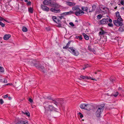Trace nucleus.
<instances>
[{"label": "nucleus", "instance_id": "20", "mask_svg": "<svg viewBox=\"0 0 124 124\" xmlns=\"http://www.w3.org/2000/svg\"><path fill=\"white\" fill-rule=\"evenodd\" d=\"M90 105L89 104H85L84 109L87 110H89L90 109Z\"/></svg>", "mask_w": 124, "mask_h": 124}, {"label": "nucleus", "instance_id": "19", "mask_svg": "<svg viewBox=\"0 0 124 124\" xmlns=\"http://www.w3.org/2000/svg\"><path fill=\"white\" fill-rule=\"evenodd\" d=\"M80 77L84 79H91V77L84 76L82 75L80 76Z\"/></svg>", "mask_w": 124, "mask_h": 124}, {"label": "nucleus", "instance_id": "53", "mask_svg": "<svg viewBox=\"0 0 124 124\" xmlns=\"http://www.w3.org/2000/svg\"><path fill=\"white\" fill-rule=\"evenodd\" d=\"M109 21L110 23H111L112 21V20L110 19L109 20Z\"/></svg>", "mask_w": 124, "mask_h": 124}, {"label": "nucleus", "instance_id": "33", "mask_svg": "<svg viewBox=\"0 0 124 124\" xmlns=\"http://www.w3.org/2000/svg\"><path fill=\"white\" fill-rule=\"evenodd\" d=\"M28 11L29 12L32 13L33 12L32 8L31 7H30L28 9Z\"/></svg>", "mask_w": 124, "mask_h": 124}, {"label": "nucleus", "instance_id": "16", "mask_svg": "<svg viewBox=\"0 0 124 124\" xmlns=\"http://www.w3.org/2000/svg\"><path fill=\"white\" fill-rule=\"evenodd\" d=\"M50 102L53 103L57 106L58 105V101L57 99L52 100V101H50Z\"/></svg>", "mask_w": 124, "mask_h": 124}, {"label": "nucleus", "instance_id": "26", "mask_svg": "<svg viewBox=\"0 0 124 124\" xmlns=\"http://www.w3.org/2000/svg\"><path fill=\"white\" fill-rule=\"evenodd\" d=\"M82 9L84 11H85L87 12H89V9H88V8L87 7H82Z\"/></svg>", "mask_w": 124, "mask_h": 124}, {"label": "nucleus", "instance_id": "45", "mask_svg": "<svg viewBox=\"0 0 124 124\" xmlns=\"http://www.w3.org/2000/svg\"><path fill=\"white\" fill-rule=\"evenodd\" d=\"M46 98L49 99V100H52V99L51 97L50 96H48Z\"/></svg>", "mask_w": 124, "mask_h": 124}, {"label": "nucleus", "instance_id": "60", "mask_svg": "<svg viewBox=\"0 0 124 124\" xmlns=\"http://www.w3.org/2000/svg\"><path fill=\"white\" fill-rule=\"evenodd\" d=\"M121 3L122 5H123V1H121Z\"/></svg>", "mask_w": 124, "mask_h": 124}, {"label": "nucleus", "instance_id": "27", "mask_svg": "<svg viewBox=\"0 0 124 124\" xmlns=\"http://www.w3.org/2000/svg\"><path fill=\"white\" fill-rule=\"evenodd\" d=\"M22 112L23 114H25L28 117L30 116V114L28 111L26 110L25 111V112H24L23 111Z\"/></svg>", "mask_w": 124, "mask_h": 124}, {"label": "nucleus", "instance_id": "49", "mask_svg": "<svg viewBox=\"0 0 124 124\" xmlns=\"http://www.w3.org/2000/svg\"><path fill=\"white\" fill-rule=\"evenodd\" d=\"M58 17L59 18L60 20H61L62 19V18L63 17V16H58Z\"/></svg>", "mask_w": 124, "mask_h": 124}, {"label": "nucleus", "instance_id": "36", "mask_svg": "<svg viewBox=\"0 0 124 124\" xmlns=\"http://www.w3.org/2000/svg\"><path fill=\"white\" fill-rule=\"evenodd\" d=\"M0 25H1L2 27H4L5 25V24L1 22H0Z\"/></svg>", "mask_w": 124, "mask_h": 124}, {"label": "nucleus", "instance_id": "28", "mask_svg": "<svg viewBox=\"0 0 124 124\" xmlns=\"http://www.w3.org/2000/svg\"><path fill=\"white\" fill-rule=\"evenodd\" d=\"M83 35L84 36V38L86 40H88L89 39V37L85 33H83Z\"/></svg>", "mask_w": 124, "mask_h": 124}, {"label": "nucleus", "instance_id": "17", "mask_svg": "<svg viewBox=\"0 0 124 124\" xmlns=\"http://www.w3.org/2000/svg\"><path fill=\"white\" fill-rule=\"evenodd\" d=\"M66 4L69 6H73L75 5L76 4L75 3L66 1Z\"/></svg>", "mask_w": 124, "mask_h": 124}, {"label": "nucleus", "instance_id": "59", "mask_svg": "<svg viewBox=\"0 0 124 124\" xmlns=\"http://www.w3.org/2000/svg\"><path fill=\"white\" fill-rule=\"evenodd\" d=\"M79 36H76V38L77 39H78V38H79Z\"/></svg>", "mask_w": 124, "mask_h": 124}, {"label": "nucleus", "instance_id": "7", "mask_svg": "<svg viewBox=\"0 0 124 124\" xmlns=\"http://www.w3.org/2000/svg\"><path fill=\"white\" fill-rule=\"evenodd\" d=\"M84 13V12L81 10L79 8L75 13V15L77 16H81Z\"/></svg>", "mask_w": 124, "mask_h": 124}, {"label": "nucleus", "instance_id": "23", "mask_svg": "<svg viewBox=\"0 0 124 124\" xmlns=\"http://www.w3.org/2000/svg\"><path fill=\"white\" fill-rule=\"evenodd\" d=\"M116 14L117 19L119 18L120 19L122 20V19L121 18V16H120L119 13L118 12H116Z\"/></svg>", "mask_w": 124, "mask_h": 124}, {"label": "nucleus", "instance_id": "47", "mask_svg": "<svg viewBox=\"0 0 124 124\" xmlns=\"http://www.w3.org/2000/svg\"><path fill=\"white\" fill-rule=\"evenodd\" d=\"M29 101L31 103L33 101L30 98L29 99Z\"/></svg>", "mask_w": 124, "mask_h": 124}, {"label": "nucleus", "instance_id": "2", "mask_svg": "<svg viewBox=\"0 0 124 124\" xmlns=\"http://www.w3.org/2000/svg\"><path fill=\"white\" fill-rule=\"evenodd\" d=\"M40 63V62H39L36 60L34 66H35L37 69L44 72L45 70V68L43 66L41 65Z\"/></svg>", "mask_w": 124, "mask_h": 124}, {"label": "nucleus", "instance_id": "21", "mask_svg": "<svg viewBox=\"0 0 124 124\" xmlns=\"http://www.w3.org/2000/svg\"><path fill=\"white\" fill-rule=\"evenodd\" d=\"M74 13V12L72 11H70L67 12H66L65 13H63L62 14H64L65 15H69L72 14H73Z\"/></svg>", "mask_w": 124, "mask_h": 124}, {"label": "nucleus", "instance_id": "40", "mask_svg": "<svg viewBox=\"0 0 124 124\" xmlns=\"http://www.w3.org/2000/svg\"><path fill=\"white\" fill-rule=\"evenodd\" d=\"M69 24L72 27L74 26L75 25L72 22H70L69 23Z\"/></svg>", "mask_w": 124, "mask_h": 124}, {"label": "nucleus", "instance_id": "35", "mask_svg": "<svg viewBox=\"0 0 124 124\" xmlns=\"http://www.w3.org/2000/svg\"><path fill=\"white\" fill-rule=\"evenodd\" d=\"M4 71V69L3 67L0 66V72H3Z\"/></svg>", "mask_w": 124, "mask_h": 124}, {"label": "nucleus", "instance_id": "15", "mask_svg": "<svg viewBox=\"0 0 124 124\" xmlns=\"http://www.w3.org/2000/svg\"><path fill=\"white\" fill-rule=\"evenodd\" d=\"M96 6L95 5H93L92 7V8H90L89 10V12H92L93 11H94L96 8Z\"/></svg>", "mask_w": 124, "mask_h": 124}, {"label": "nucleus", "instance_id": "18", "mask_svg": "<svg viewBox=\"0 0 124 124\" xmlns=\"http://www.w3.org/2000/svg\"><path fill=\"white\" fill-rule=\"evenodd\" d=\"M11 37L10 34H6L4 35L3 37L4 39L5 40L8 39Z\"/></svg>", "mask_w": 124, "mask_h": 124}, {"label": "nucleus", "instance_id": "54", "mask_svg": "<svg viewBox=\"0 0 124 124\" xmlns=\"http://www.w3.org/2000/svg\"><path fill=\"white\" fill-rule=\"evenodd\" d=\"M88 66H89V65H85V68H86L88 67Z\"/></svg>", "mask_w": 124, "mask_h": 124}, {"label": "nucleus", "instance_id": "8", "mask_svg": "<svg viewBox=\"0 0 124 124\" xmlns=\"http://www.w3.org/2000/svg\"><path fill=\"white\" fill-rule=\"evenodd\" d=\"M48 108L49 110L50 111H56L57 109L52 105H49L48 106Z\"/></svg>", "mask_w": 124, "mask_h": 124}, {"label": "nucleus", "instance_id": "39", "mask_svg": "<svg viewBox=\"0 0 124 124\" xmlns=\"http://www.w3.org/2000/svg\"><path fill=\"white\" fill-rule=\"evenodd\" d=\"M97 18L99 19H100L102 17L101 15V14H100L97 16Z\"/></svg>", "mask_w": 124, "mask_h": 124}, {"label": "nucleus", "instance_id": "51", "mask_svg": "<svg viewBox=\"0 0 124 124\" xmlns=\"http://www.w3.org/2000/svg\"><path fill=\"white\" fill-rule=\"evenodd\" d=\"M79 39L80 40H81L82 39V38L81 36H79Z\"/></svg>", "mask_w": 124, "mask_h": 124}, {"label": "nucleus", "instance_id": "31", "mask_svg": "<svg viewBox=\"0 0 124 124\" xmlns=\"http://www.w3.org/2000/svg\"><path fill=\"white\" fill-rule=\"evenodd\" d=\"M22 31L23 32H27L28 31V29L25 27L23 26L22 29Z\"/></svg>", "mask_w": 124, "mask_h": 124}, {"label": "nucleus", "instance_id": "44", "mask_svg": "<svg viewBox=\"0 0 124 124\" xmlns=\"http://www.w3.org/2000/svg\"><path fill=\"white\" fill-rule=\"evenodd\" d=\"M8 97V94H6L5 95H4L3 97V98H5Z\"/></svg>", "mask_w": 124, "mask_h": 124}, {"label": "nucleus", "instance_id": "25", "mask_svg": "<svg viewBox=\"0 0 124 124\" xmlns=\"http://www.w3.org/2000/svg\"><path fill=\"white\" fill-rule=\"evenodd\" d=\"M79 8L78 6V5H76V6H74L72 8V10L73 11L75 10H77V11L78 10V9H79Z\"/></svg>", "mask_w": 124, "mask_h": 124}, {"label": "nucleus", "instance_id": "4", "mask_svg": "<svg viewBox=\"0 0 124 124\" xmlns=\"http://www.w3.org/2000/svg\"><path fill=\"white\" fill-rule=\"evenodd\" d=\"M69 51L71 52L72 54L75 56H77L79 54L78 52L75 50L74 48L72 47H70L69 48Z\"/></svg>", "mask_w": 124, "mask_h": 124}, {"label": "nucleus", "instance_id": "37", "mask_svg": "<svg viewBox=\"0 0 124 124\" xmlns=\"http://www.w3.org/2000/svg\"><path fill=\"white\" fill-rule=\"evenodd\" d=\"M0 104H3V103H4V101L2 99H0Z\"/></svg>", "mask_w": 124, "mask_h": 124}, {"label": "nucleus", "instance_id": "50", "mask_svg": "<svg viewBox=\"0 0 124 124\" xmlns=\"http://www.w3.org/2000/svg\"><path fill=\"white\" fill-rule=\"evenodd\" d=\"M46 30H47V31H49L50 30V29L49 28H46Z\"/></svg>", "mask_w": 124, "mask_h": 124}, {"label": "nucleus", "instance_id": "38", "mask_svg": "<svg viewBox=\"0 0 124 124\" xmlns=\"http://www.w3.org/2000/svg\"><path fill=\"white\" fill-rule=\"evenodd\" d=\"M108 25L109 27H112L113 26V24L111 23H108Z\"/></svg>", "mask_w": 124, "mask_h": 124}, {"label": "nucleus", "instance_id": "58", "mask_svg": "<svg viewBox=\"0 0 124 124\" xmlns=\"http://www.w3.org/2000/svg\"><path fill=\"white\" fill-rule=\"evenodd\" d=\"M91 79L92 80H96L95 79V78H92V79L91 78Z\"/></svg>", "mask_w": 124, "mask_h": 124}, {"label": "nucleus", "instance_id": "64", "mask_svg": "<svg viewBox=\"0 0 124 124\" xmlns=\"http://www.w3.org/2000/svg\"><path fill=\"white\" fill-rule=\"evenodd\" d=\"M86 68H85V67H84L83 68V70H84Z\"/></svg>", "mask_w": 124, "mask_h": 124}, {"label": "nucleus", "instance_id": "56", "mask_svg": "<svg viewBox=\"0 0 124 124\" xmlns=\"http://www.w3.org/2000/svg\"><path fill=\"white\" fill-rule=\"evenodd\" d=\"M13 85V84H10L8 83V84H7L6 85Z\"/></svg>", "mask_w": 124, "mask_h": 124}, {"label": "nucleus", "instance_id": "5", "mask_svg": "<svg viewBox=\"0 0 124 124\" xmlns=\"http://www.w3.org/2000/svg\"><path fill=\"white\" fill-rule=\"evenodd\" d=\"M36 61V60H35L28 59L26 61L29 64L32 66H34L35 63Z\"/></svg>", "mask_w": 124, "mask_h": 124}, {"label": "nucleus", "instance_id": "29", "mask_svg": "<svg viewBox=\"0 0 124 124\" xmlns=\"http://www.w3.org/2000/svg\"><path fill=\"white\" fill-rule=\"evenodd\" d=\"M119 31L120 32H123L124 31V27H120L118 29Z\"/></svg>", "mask_w": 124, "mask_h": 124}, {"label": "nucleus", "instance_id": "57", "mask_svg": "<svg viewBox=\"0 0 124 124\" xmlns=\"http://www.w3.org/2000/svg\"><path fill=\"white\" fill-rule=\"evenodd\" d=\"M0 81L1 82H3V80L1 79H0Z\"/></svg>", "mask_w": 124, "mask_h": 124}, {"label": "nucleus", "instance_id": "42", "mask_svg": "<svg viewBox=\"0 0 124 124\" xmlns=\"http://www.w3.org/2000/svg\"><path fill=\"white\" fill-rule=\"evenodd\" d=\"M4 20V21H5L6 22H7V21L6 20H5L4 19V18H3L2 17H1L0 16V21H2V20Z\"/></svg>", "mask_w": 124, "mask_h": 124}, {"label": "nucleus", "instance_id": "13", "mask_svg": "<svg viewBox=\"0 0 124 124\" xmlns=\"http://www.w3.org/2000/svg\"><path fill=\"white\" fill-rule=\"evenodd\" d=\"M51 0H45L43 2V4L46 5L51 4Z\"/></svg>", "mask_w": 124, "mask_h": 124}, {"label": "nucleus", "instance_id": "43", "mask_svg": "<svg viewBox=\"0 0 124 124\" xmlns=\"http://www.w3.org/2000/svg\"><path fill=\"white\" fill-rule=\"evenodd\" d=\"M3 82L5 83H7V81L6 79L5 78L4 79V81H3Z\"/></svg>", "mask_w": 124, "mask_h": 124}, {"label": "nucleus", "instance_id": "41", "mask_svg": "<svg viewBox=\"0 0 124 124\" xmlns=\"http://www.w3.org/2000/svg\"><path fill=\"white\" fill-rule=\"evenodd\" d=\"M119 93L118 92H117L115 94H114V96L115 97H116L118 94Z\"/></svg>", "mask_w": 124, "mask_h": 124}, {"label": "nucleus", "instance_id": "52", "mask_svg": "<svg viewBox=\"0 0 124 124\" xmlns=\"http://www.w3.org/2000/svg\"><path fill=\"white\" fill-rule=\"evenodd\" d=\"M80 117L81 118H82L83 117V116L82 114H81L80 115Z\"/></svg>", "mask_w": 124, "mask_h": 124}, {"label": "nucleus", "instance_id": "48", "mask_svg": "<svg viewBox=\"0 0 124 124\" xmlns=\"http://www.w3.org/2000/svg\"><path fill=\"white\" fill-rule=\"evenodd\" d=\"M31 2L29 1V2H27V5H31Z\"/></svg>", "mask_w": 124, "mask_h": 124}, {"label": "nucleus", "instance_id": "34", "mask_svg": "<svg viewBox=\"0 0 124 124\" xmlns=\"http://www.w3.org/2000/svg\"><path fill=\"white\" fill-rule=\"evenodd\" d=\"M61 22L60 21V22H59V23H57L58 24V25L57 26L58 27H62V24H61Z\"/></svg>", "mask_w": 124, "mask_h": 124}, {"label": "nucleus", "instance_id": "46", "mask_svg": "<svg viewBox=\"0 0 124 124\" xmlns=\"http://www.w3.org/2000/svg\"><path fill=\"white\" fill-rule=\"evenodd\" d=\"M48 112H49L48 110H46L45 112V113L47 115V114H48Z\"/></svg>", "mask_w": 124, "mask_h": 124}, {"label": "nucleus", "instance_id": "11", "mask_svg": "<svg viewBox=\"0 0 124 124\" xmlns=\"http://www.w3.org/2000/svg\"><path fill=\"white\" fill-rule=\"evenodd\" d=\"M52 19L53 21L56 23H59L60 22V20L58 17H56L55 16L52 17Z\"/></svg>", "mask_w": 124, "mask_h": 124}, {"label": "nucleus", "instance_id": "10", "mask_svg": "<svg viewBox=\"0 0 124 124\" xmlns=\"http://www.w3.org/2000/svg\"><path fill=\"white\" fill-rule=\"evenodd\" d=\"M58 105H63V104L66 102L65 101L62 99H58Z\"/></svg>", "mask_w": 124, "mask_h": 124}, {"label": "nucleus", "instance_id": "24", "mask_svg": "<svg viewBox=\"0 0 124 124\" xmlns=\"http://www.w3.org/2000/svg\"><path fill=\"white\" fill-rule=\"evenodd\" d=\"M107 32H105L102 29H101V31L99 33V35H103L106 33Z\"/></svg>", "mask_w": 124, "mask_h": 124}, {"label": "nucleus", "instance_id": "6", "mask_svg": "<svg viewBox=\"0 0 124 124\" xmlns=\"http://www.w3.org/2000/svg\"><path fill=\"white\" fill-rule=\"evenodd\" d=\"M50 10L54 13H59L60 12V10L56 7L52 8L50 9Z\"/></svg>", "mask_w": 124, "mask_h": 124}, {"label": "nucleus", "instance_id": "63", "mask_svg": "<svg viewBox=\"0 0 124 124\" xmlns=\"http://www.w3.org/2000/svg\"><path fill=\"white\" fill-rule=\"evenodd\" d=\"M117 6L115 8H115V9H117Z\"/></svg>", "mask_w": 124, "mask_h": 124}, {"label": "nucleus", "instance_id": "62", "mask_svg": "<svg viewBox=\"0 0 124 124\" xmlns=\"http://www.w3.org/2000/svg\"><path fill=\"white\" fill-rule=\"evenodd\" d=\"M78 114H79V115H80L82 114L80 112H79L78 113Z\"/></svg>", "mask_w": 124, "mask_h": 124}, {"label": "nucleus", "instance_id": "55", "mask_svg": "<svg viewBox=\"0 0 124 124\" xmlns=\"http://www.w3.org/2000/svg\"><path fill=\"white\" fill-rule=\"evenodd\" d=\"M8 99L9 100H10L11 99V98L10 97H8Z\"/></svg>", "mask_w": 124, "mask_h": 124}, {"label": "nucleus", "instance_id": "1", "mask_svg": "<svg viewBox=\"0 0 124 124\" xmlns=\"http://www.w3.org/2000/svg\"><path fill=\"white\" fill-rule=\"evenodd\" d=\"M98 108L96 112L97 117H99L101 116V113L103 112L105 108L104 105L102 104L98 106Z\"/></svg>", "mask_w": 124, "mask_h": 124}, {"label": "nucleus", "instance_id": "32", "mask_svg": "<svg viewBox=\"0 0 124 124\" xmlns=\"http://www.w3.org/2000/svg\"><path fill=\"white\" fill-rule=\"evenodd\" d=\"M85 104H83L80 105V107L82 109H84V108L85 107Z\"/></svg>", "mask_w": 124, "mask_h": 124}, {"label": "nucleus", "instance_id": "12", "mask_svg": "<svg viewBox=\"0 0 124 124\" xmlns=\"http://www.w3.org/2000/svg\"><path fill=\"white\" fill-rule=\"evenodd\" d=\"M16 124H28V121L27 120L20 121H18Z\"/></svg>", "mask_w": 124, "mask_h": 124}, {"label": "nucleus", "instance_id": "14", "mask_svg": "<svg viewBox=\"0 0 124 124\" xmlns=\"http://www.w3.org/2000/svg\"><path fill=\"white\" fill-rule=\"evenodd\" d=\"M41 8L44 11H48L49 10V8L48 7L44 5H41Z\"/></svg>", "mask_w": 124, "mask_h": 124}, {"label": "nucleus", "instance_id": "3", "mask_svg": "<svg viewBox=\"0 0 124 124\" xmlns=\"http://www.w3.org/2000/svg\"><path fill=\"white\" fill-rule=\"evenodd\" d=\"M123 21V19H120L119 18L117 19V20H114L113 21V23L114 24L117 26H122L123 25L122 22Z\"/></svg>", "mask_w": 124, "mask_h": 124}, {"label": "nucleus", "instance_id": "61", "mask_svg": "<svg viewBox=\"0 0 124 124\" xmlns=\"http://www.w3.org/2000/svg\"><path fill=\"white\" fill-rule=\"evenodd\" d=\"M24 1L26 2H28V0H24Z\"/></svg>", "mask_w": 124, "mask_h": 124}, {"label": "nucleus", "instance_id": "30", "mask_svg": "<svg viewBox=\"0 0 124 124\" xmlns=\"http://www.w3.org/2000/svg\"><path fill=\"white\" fill-rule=\"evenodd\" d=\"M88 49L91 51H92L93 52H95V49L93 48H92L90 46H88Z\"/></svg>", "mask_w": 124, "mask_h": 124}, {"label": "nucleus", "instance_id": "9", "mask_svg": "<svg viewBox=\"0 0 124 124\" xmlns=\"http://www.w3.org/2000/svg\"><path fill=\"white\" fill-rule=\"evenodd\" d=\"M108 19H103L100 21V23L101 24H107L108 23Z\"/></svg>", "mask_w": 124, "mask_h": 124}, {"label": "nucleus", "instance_id": "22", "mask_svg": "<svg viewBox=\"0 0 124 124\" xmlns=\"http://www.w3.org/2000/svg\"><path fill=\"white\" fill-rule=\"evenodd\" d=\"M71 42V41H69V42L67 44L66 46L63 47V49H66L69 48V46L70 45V43Z\"/></svg>", "mask_w": 124, "mask_h": 124}]
</instances>
